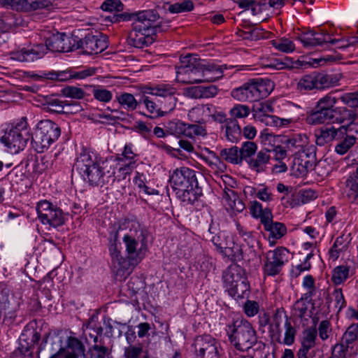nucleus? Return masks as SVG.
Wrapping results in <instances>:
<instances>
[{
    "mask_svg": "<svg viewBox=\"0 0 358 358\" xmlns=\"http://www.w3.org/2000/svg\"><path fill=\"white\" fill-rule=\"evenodd\" d=\"M142 101L148 112L152 114L153 117H159L164 115V113L161 111V108H159L153 101L150 100L149 97L145 96L143 97Z\"/></svg>",
    "mask_w": 358,
    "mask_h": 358,
    "instance_id": "59",
    "label": "nucleus"
},
{
    "mask_svg": "<svg viewBox=\"0 0 358 358\" xmlns=\"http://www.w3.org/2000/svg\"><path fill=\"white\" fill-rule=\"evenodd\" d=\"M169 182L177 196L187 204H193L202 194L198 185L196 172L188 167L174 170Z\"/></svg>",
    "mask_w": 358,
    "mask_h": 358,
    "instance_id": "5",
    "label": "nucleus"
},
{
    "mask_svg": "<svg viewBox=\"0 0 358 358\" xmlns=\"http://www.w3.org/2000/svg\"><path fill=\"white\" fill-rule=\"evenodd\" d=\"M92 94L94 98L100 102L108 103L113 99L111 91L101 85H92Z\"/></svg>",
    "mask_w": 358,
    "mask_h": 358,
    "instance_id": "46",
    "label": "nucleus"
},
{
    "mask_svg": "<svg viewBox=\"0 0 358 358\" xmlns=\"http://www.w3.org/2000/svg\"><path fill=\"white\" fill-rule=\"evenodd\" d=\"M52 4L51 0H20L16 10L31 11L48 8Z\"/></svg>",
    "mask_w": 358,
    "mask_h": 358,
    "instance_id": "35",
    "label": "nucleus"
},
{
    "mask_svg": "<svg viewBox=\"0 0 358 358\" xmlns=\"http://www.w3.org/2000/svg\"><path fill=\"white\" fill-rule=\"evenodd\" d=\"M250 285L247 278H244L238 282L235 283L233 286L228 289L229 294L235 299H243L249 292Z\"/></svg>",
    "mask_w": 358,
    "mask_h": 358,
    "instance_id": "38",
    "label": "nucleus"
},
{
    "mask_svg": "<svg viewBox=\"0 0 358 358\" xmlns=\"http://www.w3.org/2000/svg\"><path fill=\"white\" fill-rule=\"evenodd\" d=\"M271 43L276 50L284 53H291L295 50L294 42L285 37L272 40Z\"/></svg>",
    "mask_w": 358,
    "mask_h": 358,
    "instance_id": "42",
    "label": "nucleus"
},
{
    "mask_svg": "<svg viewBox=\"0 0 358 358\" xmlns=\"http://www.w3.org/2000/svg\"><path fill=\"white\" fill-rule=\"evenodd\" d=\"M52 164V162L50 157L48 155L42 156L39 159L38 157H36L34 164V171L38 173H42L51 167Z\"/></svg>",
    "mask_w": 358,
    "mask_h": 358,
    "instance_id": "52",
    "label": "nucleus"
},
{
    "mask_svg": "<svg viewBox=\"0 0 358 358\" xmlns=\"http://www.w3.org/2000/svg\"><path fill=\"white\" fill-rule=\"evenodd\" d=\"M257 117L266 125L276 127H282L293 122L291 118H280L275 115L267 114H260Z\"/></svg>",
    "mask_w": 358,
    "mask_h": 358,
    "instance_id": "40",
    "label": "nucleus"
},
{
    "mask_svg": "<svg viewBox=\"0 0 358 358\" xmlns=\"http://www.w3.org/2000/svg\"><path fill=\"white\" fill-rule=\"evenodd\" d=\"M144 94L160 96L166 100L164 108L166 110H172L175 108L178 99L176 97L177 90L172 85L160 83L157 85L145 86L143 87Z\"/></svg>",
    "mask_w": 358,
    "mask_h": 358,
    "instance_id": "19",
    "label": "nucleus"
},
{
    "mask_svg": "<svg viewBox=\"0 0 358 358\" xmlns=\"http://www.w3.org/2000/svg\"><path fill=\"white\" fill-rule=\"evenodd\" d=\"M212 105H197L188 111V119L195 123L205 124L206 118L210 117L212 113Z\"/></svg>",
    "mask_w": 358,
    "mask_h": 358,
    "instance_id": "30",
    "label": "nucleus"
},
{
    "mask_svg": "<svg viewBox=\"0 0 358 358\" xmlns=\"http://www.w3.org/2000/svg\"><path fill=\"white\" fill-rule=\"evenodd\" d=\"M66 102H64L58 99L49 98L44 103L45 108L52 113H65Z\"/></svg>",
    "mask_w": 358,
    "mask_h": 358,
    "instance_id": "49",
    "label": "nucleus"
},
{
    "mask_svg": "<svg viewBox=\"0 0 358 358\" xmlns=\"http://www.w3.org/2000/svg\"><path fill=\"white\" fill-rule=\"evenodd\" d=\"M119 167L117 171L108 173L107 179L113 182L115 180L121 181L125 180L127 176H130L136 166H134V162L131 163H118Z\"/></svg>",
    "mask_w": 358,
    "mask_h": 358,
    "instance_id": "34",
    "label": "nucleus"
},
{
    "mask_svg": "<svg viewBox=\"0 0 358 358\" xmlns=\"http://www.w3.org/2000/svg\"><path fill=\"white\" fill-rule=\"evenodd\" d=\"M250 210L252 217L260 219L264 230L268 232L271 245H274L276 240L286 234L287 227L281 222L273 221V214L270 208H264L259 202L253 201L250 202Z\"/></svg>",
    "mask_w": 358,
    "mask_h": 358,
    "instance_id": "10",
    "label": "nucleus"
},
{
    "mask_svg": "<svg viewBox=\"0 0 358 358\" xmlns=\"http://www.w3.org/2000/svg\"><path fill=\"white\" fill-rule=\"evenodd\" d=\"M207 136V130L205 124H187L186 126L185 136L189 138H194L196 136L204 137Z\"/></svg>",
    "mask_w": 358,
    "mask_h": 358,
    "instance_id": "44",
    "label": "nucleus"
},
{
    "mask_svg": "<svg viewBox=\"0 0 358 358\" xmlns=\"http://www.w3.org/2000/svg\"><path fill=\"white\" fill-rule=\"evenodd\" d=\"M138 155L134 150V145L131 143H127L124 145V150L120 156L116 157L118 163H131L134 162V166H136Z\"/></svg>",
    "mask_w": 358,
    "mask_h": 358,
    "instance_id": "43",
    "label": "nucleus"
},
{
    "mask_svg": "<svg viewBox=\"0 0 358 358\" xmlns=\"http://www.w3.org/2000/svg\"><path fill=\"white\" fill-rule=\"evenodd\" d=\"M108 243V250L111 257L112 263L114 268L116 269L117 274L127 275L124 271V265L123 261H125V257H122L120 251V243Z\"/></svg>",
    "mask_w": 358,
    "mask_h": 358,
    "instance_id": "31",
    "label": "nucleus"
},
{
    "mask_svg": "<svg viewBox=\"0 0 358 358\" xmlns=\"http://www.w3.org/2000/svg\"><path fill=\"white\" fill-rule=\"evenodd\" d=\"M227 335L231 345L240 351L250 349L257 341L256 331L244 319L236 320L228 326Z\"/></svg>",
    "mask_w": 358,
    "mask_h": 358,
    "instance_id": "9",
    "label": "nucleus"
},
{
    "mask_svg": "<svg viewBox=\"0 0 358 358\" xmlns=\"http://www.w3.org/2000/svg\"><path fill=\"white\" fill-rule=\"evenodd\" d=\"M257 198L267 203L273 200V194L270 188L264 185H259V190H258Z\"/></svg>",
    "mask_w": 358,
    "mask_h": 358,
    "instance_id": "60",
    "label": "nucleus"
},
{
    "mask_svg": "<svg viewBox=\"0 0 358 358\" xmlns=\"http://www.w3.org/2000/svg\"><path fill=\"white\" fill-rule=\"evenodd\" d=\"M211 241L214 244V245L217 248V250L221 252L224 253L227 255H231L232 253H234V248L229 247L227 243L222 239V234L219 233L217 234L213 235L211 238Z\"/></svg>",
    "mask_w": 358,
    "mask_h": 358,
    "instance_id": "51",
    "label": "nucleus"
},
{
    "mask_svg": "<svg viewBox=\"0 0 358 358\" xmlns=\"http://www.w3.org/2000/svg\"><path fill=\"white\" fill-rule=\"evenodd\" d=\"M352 355L344 350L342 345H335L332 350L331 355L329 358H350Z\"/></svg>",
    "mask_w": 358,
    "mask_h": 358,
    "instance_id": "64",
    "label": "nucleus"
},
{
    "mask_svg": "<svg viewBox=\"0 0 358 358\" xmlns=\"http://www.w3.org/2000/svg\"><path fill=\"white\" fill-rule=\"evenodd\" d=\"M101 8L106 12L118 13L124 10V4L120 0H105L102 3Z\"/></svg>",
    "mask_w": 358,
    "mask_h": 358,
    "instance_id": "55",
    "label": "nucleus"
},
{
    "mask_svg": "<svg viewBox=\"0 0 358 358\" xmlns=\"http://www.w3.org/2000/svg\"><path fill=\"white\" fill-rule=\"evenodd\" d=\"M289 252L284 247H278L266 253L263 271L266 276L278 275L284 265L289 261Z\"/></svg>",
    "mask_w": 358,
    "mask_h": 358,
    "instance_id": "16",
    "label": "nucleus"
},
{
    "mask_svg": "<svg viewBox=\"0 0 358 358\" xmlns=\"http://www.w3.org/2000/svg\"><path fill=\"white\" fill-rule=\"evenodd\" d=\"M106 162L94 150L83 147L78 153L73 164V169L80 175L83 181L90 186H102L108 182L105 171Z\"/></svg>",
    "mask_w": 358,
    "mask_h": 358,
    "instance_id": "3",
    "label": "nucleus"
},
{
    "mask_svg": "<svg viewBox=\"0 0 358 358\" xmlns=\"http://www.w3.org/2000/svg\"><path fill=\"white\" fill-rule=\"evenodd\" d=\"M194 8V3L191 0H182L169 6L168 10L171 13H180L189 12Z\"/></svg>",
    "mask_w": 358,
    "mask_h": 358,
    "instance_id": "50",
    "label": "nucleus"
},
{
    "mask_svg": "<svg viewBox=\"0 0 358 358\" xmlns=\"http://www.w3.org/2000/svg\"><path fill=\"white\" fill-rule=\"evenodd\" d=\"M295 155L308 160L316 162V147L308 143L300 151H296Z\"/></svg>",
    "mask_w": 358,
    "mask_h": 358,
    "instance_id": "56",
    "label": "nucleus"
},
{
    "mask_svg": "<svg viewBox=\"0 0 358 358\" xmlns=\"http://www.w3.org/2000/svg\"><path fill=\"white\" fill-rule=\"evenodd\" d=\"M308 143V138L306 134H295L287 137L284 143L288 150L291 151H300Z\"/></svg>",
    "mask_w": 358,
    "mask_h": 358,
    "instance_id": "36",
    "label": "nucleus"
},
{
    "mask_svg": "<svg viewBox=\"0 0 358 358\" xmlns=\"http://www.w3.org/2000/svg\"><path fill=\"white\" fill-rule=\"evenodd\" d=\"M220 155L222 159L229 163L234 164H241L242 163L239 150L236 146L221 150Z\"/></svg>",
    "mask_w": 358,
    "mask_h": 358,
    "instance_id": "41",
    "label": "nucleus"
},
{
    "mask_svg": "<svg viewBox=\"0 0 358 358\" xmlns=\"http://www.w3.org/2000/svg\"><path fill=\"white\" fill-rule=\"evenodd\" d=\"M122 241L125 248L124 271L130 274L133 269L145 257L148 251L147 235L138 222H133L124 235Z\"/></svg>",
    "mask_w": 358,
    "mask_h": 358,
    "instance_id": "4",
    "label": "nucleus"
},
{
    "mask_svg": "<svg viewBox=\"0 0 358 358\" xmlns=\"http://www.w3.org/2000/svg\"><path fill=\"white\" fill-rule=\"evenodd\" d=\"M287 317L284 315L282 311L277 310L273 314L271 322L269 324L268 331L272 338H275L278 342L280 343L281 329L280 326L283 322L284 318Z\"/></svg>",
    "mask_w": 358,
    "mask_h": 358,
    "instance_id": "33",
    "label": "nucleus"
},
{
    "mask_svg": "<svg viewBox=\"0 0 358 358\" xmlns=\"http://www.w3.org/2000/svg\"><path fill=\"white\" fill-rule=\"evenodd\" d=\"M316 338L317 329L315 327L308 328L303 331L301 339V347L296 354L297 358H308L310 350L315 345Z\"/></svg>",
    "mask_w": 358,
    "mask_h": 358,
    "instance_id": "24",
    "label": "nucleus"
},
{
    "mask_svg": "<svg viewBox=\"0 0 358 358\" xmlns=\"http://www.w3.org/2000/svg\"><path fill=\"white\" fill-rule=\"evenodd\" d=\"M137 12H124L119 14H115L112 17L111 22L113 23H120L122 22H132V29H134V23L136 21Z\"/></svg>",
    "mask_w": 358,
    "mask_h": 358,
    "instance_id": "57",
    "label": "nucleus"
},
{
    "mask_svg": "<svg viewBox=\"0 0 358 358\" xmlns=\"http://www.w3.org/2000/svg\"><path fill=\"white\" fill-rule=\"evenodd\" d=\"M229 113L232 119L244 118L249 115L250 108L246 105L236 104L231 108Z\"/></svg>",
    "mask_w": 358,
    "mask_h": 358,
    "instance_id": "58",
    "label": "nucleus"
},
{
    "mask_svg": "<svg viewBox=\"0 0 358 358\" xmlns=\"http://www.w3.org/2000/svg\"><path fill=\"white\" fill-rule=\"evenodd\" d=\"M336 82L333 75L313 72L299 78L296 84V90L303 94L314 90L329 88L334 85Z\"/></svg>",
    "mask_w": 358,
    "mask_h": 358,
    "instance_id": "13",
    "label": "nucleus"
},
{
    "mask_svg": "<svg viewBox=\"0 0 358 358\" xmlns=\"http://www.w3.org/2000/svg\"><path fill=\"white\" fill-rule=\"evenodd\" d=\"M160 16L156 10H145L136 13L134 29L129 33L128 43L137 48L151 45L154 41L156 21Z\"/></svg>",
    "mask_w": 358,
    "mask_h": 358,
    "instance_id": "6",
    "label": "nucleus"
},
{
    "mask_svg": "<svg viewBox=\"0 0 358 358\" xmlns=\"http://www.w3.org/2000/svg\"><path fill=\"white\" fill-rule=\"evenodd\" d=\"M269 152L266 149L259 150L248 161V166L257 173L265 171L271 159Z\"/></svg>",
    "mask_w": 358,
    "mask_h": 358,
    "instance_id": "28",
    "label": "nucleus"
},
{
    "mask_svg": "<svg viewBox=\"0 0 358 358\" xmlns=\"http://www.w3.org/2000/svg\"><path fill=\"white\" fill-rule=\"evenodd\" d=\"M257 150V146L255 142L245 141L241 145L239 149L241 162L245 161L247 163L255 155Z\"/></svg>",
    "mask_w": 358,
    "mask_h": 358,
    "instance_id": "45",
    "label": "nucleus"
},
{
    "mask_svg": "<svg viewBox=\"0 0 358 358\" xmlns=\"http://www.w3.org/2000/svg\"><path fill=\"white\" fill-rule=\"evenodd\" d=\"M316 162L308 160V159H303L294 154L292 170L293 174L297 177H303L309 171L314 169Z\"/></svg>",
    "mask_w": 358,
    "mask_h": 358,
    "instance_id": "29",
    "label": "nucleus"
},
{
    "mask_svg": "<svg viewBox=\"0 0 358 358\" xmlns=\"http://www.w3.org/2000/svg\"><path fill=\"white\" fill-rule=\"evenodd\" d=\"M180 62L176 73L178 80L182 83L215 82L223 76L222 66L202 60L196 55L181 56Z\"/></svg>",
    "mask_w": 358,
    "mask_h": 358,
    "instance_id": "2",
    "label": "nucleus"
},
{
    "mask_svg": "<svg viewBox=\"0 0 358 358\" xmlns=\"http://www.w3.org/2000/svg\"><path fill=\"white\" fill-rule=\"evenodd\" d=\"M245 278L243 268L237 265L229 266L223 273V282L227 289Z\"/></svg>",
    "mask_w": 358,
    "mask_h": 358,
    "instance_id": "32",
    "label": "nucleus"
},
{
    "mask_svg": "<svg viewBox=\"0 0 358 358\" xmlns=\"http://www.w3.org/2000/svg\"><path fill=\"white\" fill-rule=\"evenodd\" d=\"M223 192V201L227 210L236 213H241L245 209L243 202L231 188L225 186Z\"/></svg>",
    "mask_w": 358,
    "mask_h": 358,
    "instance_id": "26",
    "label": "nucleus"
},
{
    "mask_svg": "<svg viewBox=\"0 0 358 358\" xmlns=\"http://www.w3.org/2000/svg\"><path fill=\"white\" fill-rule=\"evenodd\" d=\"M343 127L340 126L336 128L334 126L320 128L315 133V142L317 145L323 146L332 141H336V138L342 134Z\"/></svg>",
    "mask_w": 358,
    "mask_h": 358,
    "instance_id": "27",
    "label": "nucleus"
},
{
    "mask_svg": "<svg viewBox=\"0 0 358 358\" xmlns=\"http://www.w3.org/2000/svg\"><path fill=\"white\" fill-rule=\"evenodd\" d=\"M284 327L285 329V336L283 338V341L280 343L287 345H291L294 343V339H295V335H296V330L292 327L290 321L287 317L284 322Z\"/></svg>",
    "mask_w": 358,
    "mask_h": 358,
    "instance_id": "54",
    "label": "nucleus"
},
{
    "mask_svg": "<svg viewBox=\"0 0 358 358\" xmlns=\"http://www.w3.org/2000/svg\"><path fill=\"white\" fill-rule=\"evenodd\" d=\"M47 53V48L43 44L33 45L12 53V58L19 62H32L42 58Z\"/></svg>",
    "mask_w": 358,
    "mask_h": 358,
    "instance_id": "22",
    "label": "nucleus"
},
{
    "mask_svg": "<svg viewBox=\"0 0 358 358\" xmlns=\"http://www.w3.org/2000/svg\"><path fill=\"white\" fill-rule=\"evenodd\" d=\"M345 183L348 190L355 192L358 189V164L356 166V169L353 171L347 178Z\"/></svg>",
    "mask_w": 358,
    "mask_h": 358,
    "instance_id": "61",
    "label": "nucleus"
},
{
    "mask_svg": "<svg viewBox=\"0 0 358 358\" xmlns=\"http://www.w3.org/2000/svg\"><path fill=\"white\" fill-rule=\"evenodd\" d=\"M192 347L196 358H220V344L209 334L196 337Z\"/></svg>",
    "mask_w": 358,
    "mask_h": 358,
    "instance_id": "17",
    "label": "nucleus"
},
{
    "mask_svg": "<svg viewBox=\"0 0 358 358\" xmlns=\"http://www.w3.org/2000/svg\"><path fill=\"white\" fill-rule=\"evenodd\" d=\"M30 134L26 117H22L15 125L8 126L1 137L0 141L9 149L11 153H18L24 150Z\"/></svg>",
    "mask_w": 358,
    "mask_h": 358,
    "instance_id": "12",
    "label": "nucleus"
},
{
    "mask_svg": "<svg viewBox=\"0 0 358 358\" xmlns=\"http://www.w3.org/2000/svg\"><path fill=\"white\" fill-rule=\"evenodd\" d=\"M187 123L179 120H173L169 121L166 124V129L171 134L180 136L181 135L185 136Z\"/></svg>",
    "mask_w": 358,
    "mask_h": 358,
    "instance_id": "47",
    "label": "nucleus"
},
{
    "mask_svg": "<svg viewBox=\"0 0 358 358\" xmlns=\"http://www.w3.org/2000/svg\"><path fill=\"white\" fill-rule=\"evenodd\" d=\"M55 340L53 344L56 348H52L54 352L50 358H86L85 347L78 338L69 337L66 350L62 348L60 338L55 337Z\"/></svg>",
    "mask_w": 358,
    "mask_h": 358,
    "instance_id": "18",
    "label": "nucleus"
},
{
    "mask_svg": "<svg viewBox=\"0 0 358 358\" xmlns=\"http://www.w3.org/2000/svg\"><path fill=\"white\" fill-rule=\"evenodd\" d=\"M341 100L349 107L358 108V92L345 94L341 96Z\"/></svg>",
    "mask_w": 358,
    "mask_h": 358,
    "instance_id": "62",
    "label": "nucleus"
},
{
    "mask_svg": "<svg viewBox=\"0 0 358 358\" xmlns=\"http://www.w3.org/2000/svg\"><path fill=\"white\" fill-rule=\"evenodd\" d=\"M38 217L43 224L57 227L64 224L66 215L57 206L47 200L41 201L36 206Z\"/></svg>",
    "mask_w": 358,
    "mask_h": 358,
    "instance_id": "15",
    "label": "nucleus"
},
{
    "mask_svg": "<svg viewBox=\"0 0 358 358\" xmlns=\"http://www.w3.org/2000/svg\"><path fill=\"white\" fill-rule=\"evenodd\" d=\"M47 51L68 52L75 50L74 34L71 36L64 33L52 34L45 40Z\"/></svg>",
    "mask_w": 358,
    "mask_h": 358,
    "instance_id": "20",
    "label": "nucleus"
},
{
    "mask_svg": "<svg viewBox=\"0 0 358 358\" xmlns=\"http://www.w3.org/2000/svg\"><path fill=\"white\" fill-rule=\"evenodd\" d=\"M62 94L71 99H81L86 96V92L81 88L75 86H67L62 90Z\"/></svg>",
    "mask_w": 358,
    "mask_h": 358,
    "instance_id": "53",
    "label": "nucleus"
},
{
    "mask_svg": "<svg viewBox=\"0 0 358 358\" xmlns=\"http://www.w3.org/2000/svg\"><path fill=\"white\" fill-rule=\"evenodd\" d=\"M338 99L330 92L319 99L313 108L307 113L306 122L308 124H338L348 126L350 130L355 129L356 113L345 107H336Z\"/></svg>",
    "mask_w": 358,
    "mask_h": 358,
    "instance_id": "1",
    "label": "nucleus"
},
{
    "mask_svg": "<svg viewBox=\"0 0 358 358\" xmlns=\"http://www.w3.org/2000/svg\"><path fill=\"white\" fill-rule=\"evenodd\" d=\"M273 89L274 83L270 79L258 78L232 90L231 95L239 101H257L267 97Z\"/></svg>",
    "mask_w": 358,
    "mask_h": 358,
    "instance_id": "7",
    "label": "nucleus"
},
{
    "mask_svg": "<svg viewBox=\"0 0 358 358\" xmlns=\"http://www.w3.org/2000/svg\"><path fill=\"white\" fill-rule=\"evenodd\" d=\"M81 36L74 34L75 49H83L87 55L100 53L108 47L107 37L99 31H88Z\"/></svg>",
    "mask_w": 358,
    "mask_h": 358,
    "instance_id": "14",
    "label": "nucleus"
},
{
    "mask_svg": "<svg viewBox=\"0 0 358 358\" xmlns=\"http://www.w3.org/2000/svg\"><path fill=\"white\" fill-rule=\"evenodd\" d=\"M61 135L60 127L50 120H41L32 137L33 148L38 153L46 151Z\"/></svg>",
    "mask_w": 358,
    "mask_h": 358,
    "instance_id": "11",
    "label": "nucleus"
},
{
    "mask_svg": "<svg viewBox=\"0 0 358 358\" xmlns=\"http://www.w3.org/2000/svg\"><path fill=\"white\" fill-rule=\"evenodd\" d=\"M331 331V323L328 320H322L318 327V332L320 338L322 341L327 340Z\"/></svg>",
    "mask_w": 358,
    "mask_h": 358,
    "instance_id": "63",
    "label": "nucleus"
},
{
    "mask_svg": "<svg viewBox=\"0 0 358 358\" xmlns=\"http://www.w3.org/2000/svg\"><path fill=\"white\" fill-rule=\"evenodd\" d=\"M115 98L119 104L127 111H134L138 105L134 96L128 92L120 93L116 95Z\"/></svg>",
    "mask_w": 358,
    "mask_h": 358,
    "instance_id": "39",
    "label": "nucleus"
},
{
    "mask_svg": "<svg viewBox=\"0 0 358 358\" xmlns=\"http://www.w3.org/2000/svg\"><path fill=\"white\" fill-rule=\"evenodd\" d=\"M225 136L227 141L237 143L241 138V129L236 120L227 121L225 124Z\"/></svg>",
    "mask_w": 358,
    "mask_h": 358,
    "instance_id": "37",
    "label": "nucleus"
},
{
    "mask_svg": "<svg viewBox=\"0 0 358 358\" xmlns=\"http://www.w3.org/2000/svg\"><path fill=\"white\" fill-rule=\"evenodd\" d=\"M297 38L306 48H313L319 45L325 48L334 46L338 49H345L350 45L358 43V36L352 38L350 41L342 38L336 39L324 30H320V31L314 30L303 31L298 35Z\"/></svg>",
    "mask_w": 358,
    "mask_h": 358,
    "instance_id": "8",
    "label": "nucleus"
},
{
    "mask_svg": "<svg viewBox=\"0 0 358 358\" xmlns=\"http://www.w3.org/2000/svg\"><path fill=\"white\" fill-rule=\"evenodd\" d=\"M343 131L341 136L338 135L336 139V144L334 147V151L339 155H343L348 153L351 148L357 143V138L350 134L348 126H342Z\"/></svg>",
    "mask_w": 358,
    "mask_h": 358,
    "instance_id": "23",
    "label": "nucleus"
},
{
    "mask_svg": "<svg viewBox=\"0 0 358 358\" xmlns=\"http://www.w3.org/2000/svg\"><path fill=\"white\" fill-rule=\"evenodd\" d=\"M350 268L348 266L341 265L332 271L331 280L336 285L344 282L349 276Z\"/></svg>",
    "mask_w": 358,
    "mask_h": 358,
    "instance_id": "48",
    "label": "nucleus"
},
{
    "mask_svg": "<svg viewBox=\"0 0 358 358\" xmlns=\"http://www.w3.org/2000/svg\"><path fill=\"white\" fill-rule=\"evenodd\" d=\"M358 338V324H352L344 333L341 343L336 345H342L344 350L354 355L357 352L356 342Z\"/></svg>",
    "mask_w": 358,
    "mask_h": 358,
    "instance_id": "25",
    "label": "nucleus"
},
{
    "mask_svg": "<svg viewBox=\"0 0 358 358\" xmlns=\"http://www.w3.org/2000/svg\"><path fill=\"white\" fill-rule=\"evenodd\" d=\"M41 339V335L35 329H24L19 338L17 352L24 358H32L34 346Z\"/></svg>",
    "mask_w": 358,
    "mask_h": 358,
    "instance_id": "21",
    "label": "nucleus"
}]
</instances>
